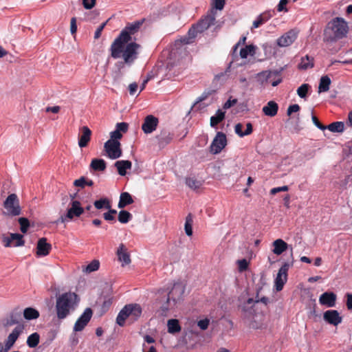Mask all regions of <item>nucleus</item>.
Here are the masks:
<instances>
[{
    "mask_svg": "<svg viewBox=\"0 0 352 352\" xmlns=\"http://www.w3.org/2000/svg\"><path fill=\"white\" fill-rule=\"evenodd\" d=\"M289 188L287 186H283L280 187L273 188L270 190L271 195H275L279 192H286L288 191Z\"/></svg>",
    "mask_w": 352,
    "mask_h": 352,
    "instance_id": "603ef678",
    "label": "nucleus"
},
{
    "mask_svg": "<svg viewBox=\"0 0 352 352\" xmlns=\"http://www.w3.org/2000/svg\"><path fill=\"white\" fill-rule=\"evenodd\" d=\"M300 110V106L297 104L290 105L287 111V114L290 116L292 113L297 112Z\"/></svg>",
    "mask_w": 352,
    "mask_h": 352,
    "instance_id": "680f3d73",
    "label": "nucleus"
},
{
    "mask_svg": "<svg viewBox=\"0 0 352 352\" xmlns=\"http://www.w3.org/2000/svg\"><path fill=\"white\" fill-rule=\"evenodd\" d=\"M239 270L240 272H244L248 269V262L246 259H241L237 261Z\"/></svg>",
    "mask_w": 352,
    "mask_h": 352,
    "instance_id": "8fccbe9b",
    "label": "nucleus"
},
{
    "mask_svg": "<svg viewBox=\"0 0 352 352\" xmlns=\"http://www.w3.org/2000/svg\"><path fill=\"white\" fill-rule=\"evenodd\" d=\"M52 249L51 244L47 242L46 238H41L38 241L36 254L38 256H45L49 254Z\"/></svg>",
    "mask_w": 352,
    "mask_h": 352,
    "instance_id": "5701e85b",
    "label": "nucleus"
},
{
    "mask_svg": "<svg viewBox=\"0 0 352 352\" xmlns=\"http://www.w3.org/2000/svg\"><path fill=\"white\" fill-rule=\"evenodd\" d=\"M226 135L222 132H218L210 145V151L214 154L219 153L226 146Z\"/></svg>",
    "mask_w": 352,
    "mask_h": 352,
    "instance_id": "4468645a",
    "label": "nucleus"
},
{
    "mask_svg": "<svg viewBox=\"0 0 352 352\" xmlns=\"http://www.w3.org/2000/svg\"><path fill=\"white\" fill-rule=\"evenodd\" d=\"M116 129L118 130L120 133H125L128 130V124L126 122L118 123L116 125Z\"/></svg>",
    "mask_w": 352,
    "mask_h": 352,
    "instance_id": "4d7b16f0",
    "label": "nucleus"
},
{
    "mask_svg": "<svg viewBox=\"0 0 352 352\" xmlns=\"http://www.w3.org/2000/svg\"><path fill=\"white\" fill-rule=\"evenodd\" d=\"M336 298L337 296L333 292H326L320 295L319 302L327 307H333L336 305Z\"/></svg>",
    "mask_w": 352,
    "mask_h": 352,
    "instance_id": "4be33fe9",
    "label": "nucleus"
},
{
    "mask_svg": "<svg viewBox=\"0 0 352 352\" xmlns=\"http://www.w3.org/2000/svg\"><path fill=\"white\" fill-rule=\"evenodd\" d=\"M158 145L160 148H164L171 142L173 139V134L167 130H163L157 135Z\"/></svg>",
    "mask_w": 352,
    "mask_h": 352,
    "instance_id": "b1692460",
    "label": "nucleus"
},
{
    "mask_svg": "<svg viewBox=\"0 0 352 352\" xmlns=\"http://www.w3.org/2000/svg\"><path fill=\"white\" fill-rule=\"evenodd\" d=\"M117 256L118 260L122 263V266L129 265L131 263L130 255L123 243L120 244L117 250Z\"/></svg>",
    "mask_w": 352,
    "mask_h": 352,
    "instance_id": "393cba45",
    "label": "nucleus"
},
{
    "mask_svg": "<svg viewBox=\"0 0 352 352\" xmlns=\"http://www.w3.org/2000/svg\"><path fill=\"white\" fill-rule=\"evenodd\" d=\"M209 323H210L209 319L205 318V319L200 320L199 321H198L197 325L201 330H206L208 329Z\"/></svg>",
    "mask_w": 352,
    "mask_h": 352,
    "instance_id": "3c124183",
    "label": "nucleus"
},
{
    "mask_svg": "<svg viewBox=\"0 0 352 352\" xmlns=\"http://www.w3.org/2000/svg\"><path fill=\"white\" fill-rule=\"evenodd\" d=\"M91 136V131L87 126H83L80 128V133L78 135V146L80 148L86 147Z\"/></svg>",
    "mask_w": 352,
    "mask_h": 352,
    "instance_id": "412c9836",
    "label": "nucleus"
},
{
    "mask_svg": "<svg viewBox=\"0 0 352 352\" xmlns=\"http://www.w3.org/2000/svg\"><path fill=\"white\" fill-rule=\"evenodd\" d=\"M278 106L274 101H270L263 107V112L265 116L274 117L277 114Z\"/></svg>",
    "mask_w": 352,
    "mask_h": 352,
    "instance_id": "c85d7f7f",
    "label": "nucleus"
},
{
    "mask_svg": "<svg viewBox=\"0 0 352 352\" xmlns=\"http://www.w3.org/2000/svg\"><path fill=\"white\" fill-rule=\"evenodd\" d=\"M107 21H105V22L102 23L97 28V30H96L95 34H94V38L95 39H98V38H100V36H101V33H102L103 29L104 28L105 25H107Z\"/></svg>",
    "mask_w": 352,
    "mask_h": 352,
    "instance_id": "5fc2aeb1",
    "label": "nucleus"
},
{
    "mask_svg": "<svg viewBox=\"0 0 352 352\" xmlns=\"http://www.w3.org/2000/svg\"><path fill=\"white\" fill-rule=\"evenodd\" d=\"M184 293V287L182 283H177L173 285L172 289L169 292L167 299L168 305H164L163 309L166 311L170 307H172L170 301H173V306L179 301Z\"/></svg>",
    "mask_w": 352,
    "mask_h": 352,
    "instance_id": "6e6552de",
    "label": "nucleus"
},
{
    "mask_svg": "<svg viewBox=\"0 0 352 352\" xmlns=\"http://www.w3.org/2000/svg\"><path fill=\"white\" fill-rule=\"evenodd\" d=\"M23 317L27 320L37 319L40 316L39 311L33 307H27L23 310Z\"/></svg>",
    "mask_w": 352,
    "mask_h": 352,
    "instance_id": "2f4dec72",
    "label": "nucleus"
},
{
    "mask_svg": "<svg viewBox=\"0 0 352 352\" xmlns=\"http://www.w3.org/2000/svg\"><path fill=\"white\" fill-rule=\"evenodd\" d=\"M200 33L199 31L197 30V28L195 27V25H193L191 28L188 30V38H184L183 39V42L188 44L192 42V40L197 36V34Z\"/></svg>",
    "mask_w": 352,
    "mask_h": 352,
    "instance_id": "79ce46f5",
    "label": "nucleus"
},
{
    "mask_svg": "<svg viewBox=\"0 0 352 352\" xmlns=\"http://www.w3.org/2000/svg\"><path fill=\"white\" fill-rule=\"evenodd\" d=\"M74 185L75 186L83 188L86 186H92L94 185V182L91 179H88L85 177H80L79 179H76L74 182Z\"/></svg>",
    "mask_w": 352,
    "mask_h": 352,
    "instance_id": "ea45409f",
    "label": "nucleus"
},
{
    "mask_svg": "<svg viewBox=\"0 0 352 352\" xmlns=\"http://www.w3.org/2000/svg\"><path fill=\"white\" fill-rule=\"evenodd\" d=\"M298 31L291 30L277 39V45L279 47H287L291 45L297 38Z\"/></svg>",
    "mask_w": 352,
    "mask_h": 352,
    "instance_id": "f3484780",
    "label": "nucleus"
},
{
    "mask_svg": "<svg viewBox=\"0 0 352 352\" xmlns=\"http://www.w3.org/2000/svg\"><path fill=\"white\" fill-rule=\"evenodd\" d=\"M283 68H280L278 70L274 71H264L257 74L258 81L261 85H263L267 83L272 77L280 78L281 73L283 71Z\"/></svg>",
    "mask_w": 352,
    "mask_h": 352,
    "instance_id": "a211bd4d",
    "label": "nucleus"
},
{
    "mask_svg": "<svg viewBox=\"0 0 352 352\" xmlns=\"http://www.w3.org/2000/svg\"><path fill=\"white\" fill-rule=\"evenodd\" d=\"M18 221L20 224V230L21 232L26 233L30 227L29 220L25 217H21Z\"/></svg>",
    "mask_w": 352,
    "mask_h": 352,
    "instance_id": "09e8293b",
    "label": "nucleus"
},
{
    "mask_svg": "<svg viewBox=\"0 0 352 352\" xmlns=\"http://www.w3.org/2000/svg\"><path fill=\"white\" fill-rule=\"evenodd\" d=\"M290 264L285 263L279 269L277 276L275 278L274 286L277 292H280L283 289L284 285L287 280V272L290 267Z\"/></svg>",
    "mask_w": 352,
    "mask_h": 352,
    "instance_id": "ddd939ff",
    "label": "nucleus"
},
{
    "mask_svg": "<svg viewBox=\"0 0 352 352\" xmlns=\"http://www.w3.org/2000/svg\"><path fill=\"white\" fill-rule=\"evenodd\" d=\"M310 88L311 87L309 84H302L298 88L297 94L300 98H305Z\"/></svg>",
    "mask_w": 352,
    "mask_h": 352,
    "instance_id": "a18cd8bd",
    "label": "nucleus"
},
{
    "mask_svg": "<svg viewBox=\"0 0 352 352\" xmlns=\"http://www.w3.org/2000/svg\"><path fill=\"white\" fill-rule=\"evenodd\" d=\"M111 139L110 140H118L120 139L122 137V135L121 133L118 131V130L116 129L115 131L111 132Z\"/></svg>",
    "mask_w": 352,
    "mask_h": 352,
    "instance_id": "338daca9",
    "label": "nucleus"
},
{
    "mask_svg": "<svg viewBox=\"0 0 352 352\" xmlns=\"http://www.w3.org/2000/svg\"><path fill=\"white\" fill-rule=\"evenodd\" d=\"M70 31L72 34H76L77 31L76 19L75 17L71 19Z\"/></svg>",
    "mask_w": 352,
    "mask_h": 352,
    "instance_id": "e2e57ef3",
    "label": "nucleus"
},
{
    "mask_svg": "<svg viewBox=\"0 0 352 352\" xmlns=\"http://www.w3.org/2000/svg\"><path fill=\"white\" fill-rule=\"evenodd\" d=\"M314 67V58L306 55L305 56L301 58L300 63L298 65V68L300 69L306 70L309 68H312Z\"/></svg>",
    "mask_w": 352,
    "mask_h": 352,
    "instance_id": "72a5a7b5",
    "label": "nucleus"
},
{
    "mask_svg": "<svg viewBox=\"0 0 352 352\" xmlns=\"http://www.w3.org/2000/svg\"><path fill=\"white\" fill-rule=\"evenodd\" d=\"M1 242L6 248L20 247L25 243L23 236L19 233L3 234L1 236Z\"/></svg>",
    "mask_w": 352,
    "mask_h": 352,
    "instance_id": "1a4fd4ad",
    "label": "nucleus"
},
{
    "mask_svg": "<svg viewBox=\"0 0 352 352\" xmlns=\"http://www.w3.org/2000/svg\"><path fill=\"white\" fill-rule=\"evenodd\" d=\"M274 249L272 252L276 255H280L288 248V244L283 239H278L273 242Z\"/></svg>",
    "mask_w": 352,
    "mask_h": 352,
    "instance_id": "cd10ccee",
    "label": "nucleus"
},
{
    "mask_svg": "<svg viewBox=\"0 0 352 352\" xmlns=\"http://www.w3.org/2000/svg\"><path fill=\"white\" fill-rule=\"evenodd\" d=\"M3 207L6 210L3 214L7 216L15 217L21 214V208L19 204V199L14 193L10 194L3 202Z\"/></svg>",
    "mask_w": 352,
    "mask_h": 352,
    "instance_id": "39448f33",
    "label": "nucleus"
},
{
    "mask_svg": "<svg viewBox=\"0 0 352 352\" xmlns=\"http://www.w3.org/2000/svg\"><path fill=\"white\" fill-rule=\"evenodd\" d=\"M323 318L327 323L333 326H338L342 321L339 312L334 309L326 311L323 314Z\"/></svg>",
    "mask_w": 352,
    "mask_h": 352,
    "instance_id": "6ab92c4d",
    "label": "nucleus"
},
{
    "mask_svg": "<svg viewBox=\"0 0 352 352\" xmlns=\"http://www.w3.org/2000/svg\"><path fill=\"white\" fill-rule=\"evenodd\" d=\"M84 212V208L80 206L78 201H72L71 208L68 209L66 214L61 215L56 221V223H65L68 220H72L74 217H80Z\"/></svg>",
    "mask_w": 352,
    "mask_h": 352,
    "instance_id": "0eeeda50",
    "label": "nucleus"
},
{
    "mask_svg": "<svg viewBox=\"0 0 352 352\" xmlns=\"http://www.w3.org/2000/svg\"><path fill=\"white\" fill-rule=\"evenodd\" d=\"M255 54V46L253 45H246L240 50V56L245 58L248 55L253 56Z\"/></svg>",
    "mask_w": 352,
    "mask_h": 352,
    "instance_id": "37998d69",
    "label": "nucleus"
},
{
    "mask_svg": "<svg viewBox=\"0 0 352 352\" xmlns=\"http://www.w3.org/2000/svg\"><path fill=\"white\" fill-rule=\"evenodd\" d=\"M348 32V23L342 18L336 17L328 23L324 30V40L335 42L345 37Z\"/></svg>",
    "mask_w": 352,
    "mask_h": 352,
    "instance_id": "7ed1b4c3",
    "label": "nucleus"
},
{
    "mask_svg": "<svg viewBox=\"0 0 352 352\" xmlns=\"http://www.w3.org/2000/svg\"><path fill=\"white\" fill-rule=\"evenodd\" d=\"M118 174L121 176H124L126 174V170H130L132 167V163L129 160H119L115 163Z\"/></svg>",
    "mask_w": 352,
    "mask_h": 352,
    "instance_id": "bb28decb",
    "label": "nucleus"
},
{
    "mask_svg": "<svg viewBox=\"0 0 352 352\" xmlns=\"http://www.w3.org/2000/svg\"><path fill=\"white\" fill-rule=\"evenodd\" d=\"M133 203V199L131 197V195L127 192H124L121 193L120 197V201L118 202V208H124L126 206L131 204Z\"/></svg>",
    "mask_w": 352,
    "mask_h": 352,
    "instance_id": "7c9ffc66",
    "label": "nucleus"
},
{
    "mask_svg": "<svg viewBox=\"0 0 352 352\" xmlns=\"http://www.w3.org/2000/svg\"><path fill=\"white\" fill-rule=\"evenodd\" d=\"M132 219V214L126 210H120L118 214V221L122 223H126Z\"/></svg>",
    "mask_w": 352,
    "mask_h": 352,
    "instance_id": "c03bdc74",
    "label": "nucleus"
},
{
    "mask_svg": "<svg viewBox=\"0 0 352 352\" xmlns=\"http://www.w3.org/2000/svg\"><path fill=\"white\" fill-rule=\"evenodd\" d=\"M326 127L333 133H342L344 130V124L342 122H334Z\"/></svg>",
    "mask_w": 352,
    "mask_h": 352,
    "instance_id": "4c0bfd02",
    "label": "nucleus"
},
{
    "mask_svg": "<svg viewBox=\"0 0 352 352\" xmlns=\"http://www.w3.org/2000/svg\"><path fill=\"white\" fill-rule=\"evenodd\" d=\"M243 124L241 123H238L234 126V131L239 137H244V131H243Z\"/></svg>",
    "mask_w": 352,
    "mask_h": 352,
    "instance_id": "6e6d98bb",
    "label": "nucleus"
},
{
    "mask_svg": "<svg viewBox=\"0 0 352 352\" xmlns=\"http://www.w3.org/2000/svg\"><path fill=\"white\" fill-rule=\"evenodd\" d=\"M144 21V19H141L126 24L111 45V56L113 58L122 57L124 63L128 65H131L138 58L141 46L133 40H135V35L139 32Z\"/></svg>",
    "mask_w": 352,
    "mask_h": 352,
    "instance_id": "f257e3e1",
    "label": "nucleus"
},
{
    "mask_svg": "<svg viewBox=\"0 0 352 352\" xmlns=\"http://www.w3.org/2000/svg\"><path fill=\"white\" fill-rule=\"evenodd\" d=\"M268 302L269 299L267 297H262L260 299L256 298L255 300L250 298L241 305V309L243 314L245 316H250L253 311H254V309L256 310L258 309V305L259 302H262L265 306H266Z\"/></svg>",
    "mask_w": 352,
    "mask_h": 352,
    "instance_id": "423d86ee",
    "label": "nucleus"
},
{
    "mask_svg": "<svg viewBox=\"0 0 352 352\" xmlns=\"http://www.w3.org/2000/svg\"><path fill=\"white\" fill-rule=\"evenodd\" d=\"M25 327L23 324H19L8 335L4 345H3V350L4 352H8L14 346V343L23 332Z\"/></svg>",
    "mask_w": 352,
    "mask_h": 352,
    "instance_id": "f8f14e48",
    "label": "nucleus"
},
{
    "mask_svg": "<svg viewBox=\"0 0 352 352\" xmlns=\"http://www.w3.org/2000/svg\"><path fill=\"white\" fill-rule=\"evenodd\" d=\"M225 118V112L221 109H218L216 112L215 116L210 118V126L215 127L219 123H220Z\"/></svg>",
    "mask_w": 352,
    "mask_h": 352,
    "instance_id": "e433bc0d",
    "label": "nucleus"
},
{
    "mask_svg": "<svg viewBox=\"0 0 352 352\" xmlns=\"http://www.w3.org/2000/svg\"><path fill=\"white\" fill-rule=\"evenodd\" d=\"M25 327L23 324H19L8 335L4 345H3V350L4 352H8L14 346V343L23 332Z\"/></svg>",
    "mask_w": 352,
    "mask_h": 352,
    "instance_id": "9b49d317",
    "label": "nucleus"
},
{
    "mask_svg": "<svg viewBox=\"0 0 352 352\" xmlns=\"http://www.w3.org/2000/svg\"><path fill=\"white\" fill-rule=\"evenodd\" d=\"M331 82V79L328 76H322L319 82L318 93L329 91Z\"/></svg>",
    "mask_w": 352,
    "mask_h": 352,
    "instance_id": "f704fd0d",
    "label": "nucleus"
},
{
    "mask_svg": "<svg viewBox=\"0 0 352 352\" xmlns=\"http://www.w3.org/2000/svg\"><path fill=\"white\" fill-rule=\"evenodd\" d=\"M104 151L110 159H118L122 155V150L120 148V143L118 140H109L104 145Z\"/></svg>",
    "mask_w": 352,
    "mask_h": 352,
    "instance_id": "9d476101",
    "label": "nucleus"
},
{
    "mask_svg": "<svg viewBox=\"0 0 352 352\" xmlns=\"http://www.w3.org/2000/svg\"><path fill=\"white\" fill-rule=\"evenodd\" d=\"M40 340V336L38 333H33L28 337L27 344L30 348L36 347Z\"/></svg>",
    "mask_w": 352,
    "mask_h": 352,
    "instance_id": "58836bf2",
    "label": "nucleus"
},
{
    "mask_svg": "<svg viewBox=\"0 0 352 352\" xmlns=\"http://www.w3.org/2000/svg\"><path fill=\"white\" fill-rule=\"evenodd\" d=\"M311 119H312V121L314 124V125L318 127V129H320V130H325L327 129V127L326 126L323 125L322 124H321L318 119L317 118V117H316L315 116L312 115V117H311Z\"/></svg>",
    "mask_w": 352,
    "mask_h": 352,
    "instance_id": "13d9d810",
    "label": "nucleus"
},
{
    "mask_svg": "<svg viewBox=\"0 0 352 352\" xmlns=\"http://www.w3.org/2000/svg\"><path fill=\"white\" fill-rule=\"evenodd\" d=\"M262 17L263 16L259 15L257 17V19L255 21H254L253 24H252L253 28H258L260 25H261L262 24H263L265 23V19L263 20L262 19Z\"/></svg>",
    "mask_w": 352,
    "mask_h": 352,
    "instance_id": "0e129e2a",
    "label": "nucleus"
},
{
    "mask_svg": "<svg viewBox=\"0 0 352 352\" xmlns=\"http://www.w3.org/2000/svg\"><path fill=\"white\" fill-rule=\"evenodd\" d=\"M192 220L191 216L190 214H188L186 219L184 229L186 234L189 236L192 234Z\"/></svg>",
    "mask_w": 352,
    "mask_h": 352,
    "instance_id": "de8ad7c7",
    "label": "nucleus"
},
{
    "mask_svg": "<svg viewBox=\"0 0 352 352\" xmlns=\"http://www.w3.org/2000/svg\"><path fill=\"white\" fill-rule=\"evenodd\" d=\"M99 267V261L98 260H94L85 267L83 271L86 273H91L98 270Z\"/></svg>",
    "mask_w": 352,
    "mask_h": 352,
    "instance_id": "49530a36",
    "label": "nucleus"
},
{
    "mask_svg": "<svg viewBox=\"0 0 352 352\" xmlns=\"http://www.w3.org/2000/svg\"><path fill=\"white\" fill-rule=\"evenodd\" d=\"M186 184L192 190L199 189L203 184V182L198 180L195 177H188L186 178Z\"/></svg>",
    "mask_w": 352,
    "mask_h": 352,
    "instance_id": "c9c22d12",
    "label": "nucleus"
},
{
    "mask_svg": "<svg viewBox=\"0 0 352 352\" xmlns=\"http://www.w3.org/2000/svg\"><path fill=\"white\" fill-rule=\"evenodd\" d=\"M168 332L175 334L181 331V326L177 319H170L167 322Z\"/></svg>",
    "mask_w": 352,
    "mask_h": 352,
    "instance_id": "473e14b6",
    "label": "nucleus"
},
{
    "mask_svg": "<svg viewBox=\"0 0 352 352\" xmlns=\"http://www.w3.org/2000/svg\"><path fill=\"white\" fill-rule=\"evenodd\" d=\"M237 103V99L234 98V99H228L223 104V108L225 109H230V107H232V106H234V104H236Z\"/></svg>",
    "mask_w": 352,
    "mask_h": 352,
    "instance_id": "052dcab7",
    "label": "nucleus"
},
{
    "mask_svg": "<svg viewBox=\"0 0 352 352\" xmlns=\"http://www.w3.org/2000/svg\"><path fill=\"white\" fill-rule=\"evenodd\" d=\"M15 324H18V320L14 317L13 315H11L10 318L6 321L5 325L6 327H10Z\"/></svg>",
    "mask_w": 352,
    "mask_h": 352,
    "instance_id": "774afa93",
    "label": "nucleus"
},
{
    "mask_svg": "<svg viewBox=\"0 0 352 352\" xmlns=\"http://www.w3.org/2000/svg\"><path fill=\"white\" fill-rule=\"evenodd\" d=\"M92 310L91 308H87L82 314L78 318L74 326V331H81L87 326L92 316Z\"/></svg>",
    "mask_w": 352,
    "mask_h": 352,
    "instance_id": "2eb2a0df",
    "label": "nucleus"
},
{
    "mask_svg": "<svg viewBox=\"0 0 352 352\" xmlns=\"http://www.w3.org/2000/svg\"><path fill=\"white\" fill-rule=\"evenodd\" d=\"M289 0H280L278 6L277 10L278 12L282 11H287V9L285 8V6L288 3ZM297 0H293L294 2L296 1Z\"/></svg>",
    "mask_w": 352,
    "mask_h": 352,
    "instance_id": "864d4df0",
    "label": "nucleus"
},
{
    "mask_svg": "<svg viewBox=\"0 0 352 352\" xmlns=\"http://www.w3.org/2000/svg\"><path fill=\"white\" fill-rule=\"evenodd\" d=\"M346 305L349 310H352V294L347 293L346 294Z\"/></svg>",
    "mask_w": 352,
    "mask_h": 352,
    "instance_id": "69168bd1",
    "label": "nucleus"
},
{
    "mask_svg": "<svg viewBox=\"0 0 352 352\" xmlns=\"http://www.w3.org/2000/svg\"><path fill=\"white\" fill-rule=\"evenodd\" d=\"M107 164L104 160L94 158L90 164V168L95 171H103L106 169Z\"/></svg>",
    "mask_w": 352,
    "mask_h": 352,
    "instance_id": "c756f323",
    "label": "nucleus"
},
{
    "mask_svg": "<svg viewBox=\"0 0 352 352\" xmlns=\"http://www.w3.org/2000/svg\"><path fill=\"white\" fill-rule=\"evenodd\" d=\"M158 122L156 117L152 115L147 116L142 125V129L145 133H151L156 129Z\"/></svg>",
    "mask_w": 352,
    "mask_h": 352,
    "instance_id": "aec40b11",
    "label": "nucleus"
},
{
    "mask_svg": "<svg viewBox=\"0 0 352 352\" xmlns=\"http://www.w3.org/2000/svg\"><path fill=\"white\" fill-rule=\"evenodd\" d=\"M142 308L138 304H129L125 305L118 313L116 318V323L123 327L126 318H129L131 320H137L142 314Z\"/></svg>",
    "mask_w": 352,
    "mask_h": 352,
    "instance_id": "20e7f679",
    "label": "nucleus"
},
{
    "mask_svg": "<svg viewBox=\"0 0 352 352\" xmlns=\"http://www.w3.org/2000/svg\"><path fill=\"white\" fill-rule=\"evenodd\" d=\"M214 17L212 16H207L204 19L200 20L197 23L195 24V27L199 31L203 32L214 23Z\"/></svg>",
    "mask_w": 352,
    "mask_h": 352,
    "instance_id": "a878e982",
    "label": "nucleus"
},
{
    "mask_svg": "<svg viewBox=\"0 0 352 352\" xmlns=\"http://www.w3.org/2000/svg\"><path fill=\"white\" fill-rule=\"evenodd\" d=\"M243 316L250 320V325L253 329H261L266 325L265 316L263 313H256V309L250 316H245L244 314Z\"/></svg>",
    "mask_w": 352,
    "mask_h": 352,
    "instance_id": "dca6fc26",
    "label": "nucleus"
},
{
    "mask_svg": "<svg viewBox=\"0 0 352 352\" xmlns=\"http://www.w3.org/2000/svg\"><path fill=\"white\" fill-rule=\"evenodd\" d=\"M96 3V0H82V4L85 8L91 9Z\"/></svg>",
    "mask_w": 352,
    "mask_h": 352,
    "instance_id": "bf43d9fd",
    "label": "nucleus"
},
{
    "mask_svg": "<svg viewBox=\"0 0 352 352\" xmlns=\"http://www.w3.org/2000/svg\"><path fill=\"white\" fill-rule=\"evenodd\" d=\"M78 295L74 292H66L57 297L56 301V316L59 320L66 318L73 312L79 302Z\"/></svg>",
    "mask_w": 352,
    "mask_h": 352,
    "instance_id": "f03ea898",
    "label": "nucleus"
},
{
    "mask_svg": "<svg viewBox=\"0 0 352 352\" xmlns=\"http://www.w3.org/2000/svg\"><path fill=\"white\" fill-rule=\"evenodd\" d=\"M94 205L97 209H110L111 208V203L107 198H102L94 201Z\"/></svg>",
    "mask_w": 352,
    "mask_h": 352,
    "instance_id": "a19ab883",
    "label": "nucleus"
}]
</instances>
